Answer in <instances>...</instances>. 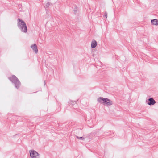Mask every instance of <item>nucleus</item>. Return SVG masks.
<instances>
[{
    "label": "nucleus",
    "instance_id": "obj_1",
    "mask_svg": "<svg viewBox=\"0 0 158 158\" xmlns=\"http://www.w3.org/2000/svg\"><path fill=\"white\" fill-rule=\"evenodd\" d=\"M97 101L98 103L105 106H110L113 104L112 101L107 98H104L102 97L98 98L97 99Z\"/></svg>",
    "mask_w": 158,
    "mask_h": 158
},
{
    "label": "nucleus",
    "instance_id": "obj_2",
    "mask_svg": "<svg viewBox=\"0 0 158 158\" xmlns=\"http://www.w3.org/2000/svg\"><path fill=\"white\" fill-rule=\"evenodd\" d=\"M18 26L22 32L26 33L27 31V28L25 22L21 19H18Z\"/></svg>",
    "mask_w": 158,
    "mask_h": 158
},
{
    "label": "nucleus",
    "instance_id": "obj_3",
    "mask_svg": "<svg viewBox=\"0 0 158 158\" xmlns=\"http://www.w3.org/2000/svg\"><path fill=\"white\" fill-rule=\"evenodd\" d=\"M30 156L31 158H39L40 154L36 151L31 149L29 151Z\"/></svg>",
    "mask_w": 158,
    "mask_h": 158
},
{
    "label": "nucleus",
    "instance_id": "obj_4",
    "mask_svg": "<svg viewBox=\"0 0 158 158\" xmlns=\"http://www.w3.org/2000/svg\"><path fill=\"white\" fill-rule=\"evenodd\" d=\"M10 79L12 82L15 84L16 87L18 88L20 85V83L16 77L14 75L12 76Z\"/></svg>",
    "mask_w": 158,
    "mask_h": 158
},
{
    "label": "nucleus",
    "instance_id": "obj_5",
    "mask_svg": "<svg viewBox=\"0 0 158 158\" xmlns=\"http://www.w3.org/2000/svg\"><path fill=\"white\" fill-rule=\"evenodd\" d=\"M156 103V101L152 98H149L146 101V104L149 106L154 105Z\"/></svg>",
    "mask_w": 158,
    "mask_h": 158
},
{
    "label": "nucleus",
    "instance_id": "obj_6",
    "mask_svg": "<svg viewBox=\"0 0 158 158\" xmlns=\"http://www.w3.org/2000/svg\"><path fill=\"white\" fill-rule=\"evenodd\" d=\"M31 48L32 49L33 51L36 54L38 52V49L37 45L35 44H33L31 46Z\"/></svg>",
    "mask_w": 158,
    "mask_h": 158
},
{
    "label": "nucleus",
    "instance_id": "obj_7",
    "mask_svg": "<svg viewBox=\"0 0 158 158\" xmlns=\"http://www.w3.org/2000/svg\"><path fill=\"white\" fill-rule=\"evenodd\" d=\"M151 24L153 25H158V20L157 19H154L151 20Z\"/></svg>",
    "mask_w": 158,
    "mask_h": 158
},
{
    "label": "nucleus",
    "instance_id": "obj_8",
    "mask_svg": "<svg viewBox=\"0 0 158 158\" xmlns=\"http://www.w3.org/2000/svg\"><path fill=\"white\" fill-rule=\"evenodd\" d=\"M97 44L96 41L94 40H93L91 43V47L92 48H94L97 46Z\"/></svg>",
    "mask_w": 158,
    "mask_h": 158
},
{
    "label": "nucleus",
    "instance_id": "obj_9",
    "mask_svg": "<svg viewBox=\"0 0 158 158\" xmlns=\"http://www.w3.org/2000/svg\"><path fill=\"white\" fill-rule=\"evenodd\" d=\"M77 138L80 140H85V138L83 137H79L78 136H76Z\"/></svg>",
    "mask_w": 158,
    "mask_h": 158
},
{
    "label": "nucleus",
    "instance_id": "obj_10",
    "mask_svg": "<svg viewBox=\"0 0 158 158\" xmlns=\"http://www.w3.org/2000/svg\"><path fill=\"white\" fill-rule=\"evenodd\" d=\"M104 17L106 18H107V13L106 12H105V13Z\"/></svg>",
    "mask_w": 158,
    "mask_h": 158
},
{
    "label": "nucleus",
    "instance_id": "obj_11",
    "mask_svg": "<svg viewBox=\"0 0 158 158\" xmlns=\"http://www.w3.org/2000/svg\"><path fill=\"white\" fill-rule=\"evenodd\" d=\"M50 5V3L49 2H48L47 3L46 6H49Z\"/></svg>",
    "mask_w": 158,
    "mask_h": 158
}]
</instances>
